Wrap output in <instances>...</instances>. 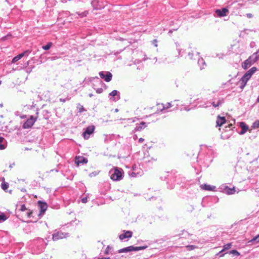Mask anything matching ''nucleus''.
Returning <instances> with one entry per match:
<instances>
[{"label": "nucleus", "mask_w": 259, "mask_h": 259, "mask_svg": "<svg viewBox=\"0 0 259 259\" xmlns=\"http://www.w3.org/2000/svg\"><path fill=\"white\" fill-rule=\"evenodd\" d=\"M111 248L109 246H108L106 247V249H105V252H104V253H105V254H108L109 253V252L110 250H111Z\"/></svg>", "instance_id": "38"}, {"label": "nucleus", "mask_w": 259, "mask_h": 259, "mask_svg": "<svg viewBox=\"0 0 259 259\" xmlns=\"http://www.w3.org/2000/svg\"><path fill=\"white\" fill-rule=\"evenodd\" d=\"M95 128V127L94 125H91L87 127L82 134L84 138L85 139H88L90 135L93 133Z\"/></svg>", "instance_id": "8"}, {"label": "nucleus", "mask_w": 259, "mask_h": 259, "mask_svg": "<svg viewBox=\"0 0 259 259\" xmlns=\"http://www.w3.org/2000/svg\"><path fill=\"white\" fill-rule=\"evenodd\" d=\"M232 126V124H229V127H231Z\"/></svg>", "instance_id": "58"}, {"label": "nucleus", "mask_w": 259, "mask_h": 259, "mask_svg": "<svg viewBox=\"0 0 259 259\" xmlns=\"http://www.w3.org/2000/svg\"><path fill=\"white\" fill-rule=\"evenodd\" d=\"M198 63L200 65L201 69H202L204 68V66L206 65L205 62L202 58L198 60Z\"/></svg>", "instance_id": "24"}, {"label": "nucleus", "mask_w": 259, "mask_h": 259, "mask_svg": "<svg viewBox=\"0 0 259 259\" xmlns=\"http://www.w3.org/2000/svg\"><path fill=\"white\" fill-rule=\"evenodd\" d=\"M188 250H192L196 248V246L193 245H189L186 246Z\"/></svg>", "instance_id": "33"}, {"label": "nucleus", "mask_w": 259, "mask_h": 259, "mask_svg": "<svg viewBox=\"0 0 259 259\" xmlns=\"http://www.w3.org/2000/svg\"><path fill=\"white\" fill-rule=\"evenodd\" d=\"M39 207L40 209V212L44 213L47 208V204L46 203L41 202L39 201Z\"/></svg>", "instance_id": "19"}, {"label": "nucleus", "mask_w": 259, "mask_h": 259, "mask_svg": "<svg viewBox=\"0 0 259 259\" xmlns=\"http://www.w3.org/2000/svg\"><path fill=\"white\" fill-rule=\"evenodd\" d=\"M20 210L22 211H24L27 210V208L24 204H22L21 205Z\"/></svg>", "instance_id": "40"}, {"label": "nucleus", "mask_w": 259, "mask_h": 259, "mask_svg": "<svg viewBox=\"0 0 259 259\" xmlns=\"http://www.w3.org/2000/svg\"><path fill=\"white\" fill-rule=\"evenodd\" d=\"M89 96L90 97H92L93 96V95L92 94H90Z\"/></svg>", "instance_id": "51"}, {"label": "nucleus", "mask_w": 259, "mask_h": 259, "mask_svg": "<svg viewBox=\"0 0 259 259\" xmlns=\"http://www.w3.org/2000/svg\"><path fill=\"white\" fill-rule=\"evenodd\" d=\"M76 14L80 18H83L87 16L89 14V12L88 11H84L81 13L76 12Z\"/></svg>", "instance_id": "23"}, {"label": "nucleus", "mask_w": 259, "mask_h": 259, "mask_svg": "<svg viewBox=\"0 0 259 259\" xmlns=\"http://www.w3.org/2000/svg\"><path fill=\"white\" fill-rule=\"evenodd\" d=\"M252 127L254 128H259V120L255 121L252 125Z\"/></svg>", "instance_id": "37"}, {"label": "nucleus", "mask_w": 259, "mask_h": 259, "mask_svg": "<svg viewBox=\"0 0 259 259\" xmlns=\"http://www.w3.org/2000/svg\"><path fill=\"white\" fill-rule=\"evenodd\" d=\"M223 103V101L222 100H219L218 101L217 103H215L214 102H212V105L214 107H217L220 105H221Z\"/></svg>", "instance_id": "29"}, {"label": "nucleus", "mask_w": 259, "mask_h": 259, "mask_svg": "<svg viewBox=\"0 0 259 259\" xmlns=\"http://www.w3.org/2000/svg\"><path fill=\"white\" fill-rule=\"evenodd\" d=\"M32 213V211L30 210H28V211L27 212L28 217L30 218L31 217Z\"/></svg>", "instance_id": "44"}, {"label": "nucleus", "mask_w": 259, "mask_h": 259, "mask_svg": "<svg viewBox=\"0 0 259 259\" xmlns=\"http://www.w3.org/2000/svg\"><path fill=\"white\" fill-rule=\"evenodd\" d=\"M36 116L35 117L31 115L30 117L28 119H27L26 121L24 122L22 125V127L24 129H28L31 128L33 125V124L36 121L38 118V111L36 112Z\"/></svg>", "instance_id": "3"}, {"label": "nucleus", "mask_w": 259, "mask_h": 259, "mask_svg": "<svg viewBox=\"0 0 259 259\" xmlns=\"http://www.w3.org/2000/svg\"><path fill=\"white\" fill-rule=\"evenodd\" d=\"M246 16L248 18H251L253 17V15L250 13L246 14Z\"/></svg>", "instance_id": "47"}, {"label": "nucleus", "mask_w": 259, "mask_h": 259, "mask_svg": "<svg viewBox=\"0 0 259 259\" xmlns=\"http://www.w3.org/2000/svg\"><path fill=\"white\" fill-rule=\"evenodd\" d=\"M94 78H95V79L96 78V79H97V80H98V81L100 82V83L101 84H104V83H103V81H102V80H100L98 77H97V76H96V77H95Z\"/></svg>", "instance_id": "48"}, {"label": "nucleus", "mask_w": 259, "mask_h": 259, "mask_svg": "<svg viewBox=\"0 0 259 259\" xmlns=\"http://www.w3.org/2000/svg\"><path fill=\"white\" fill-rule=\"evenodd\" d=\"M4 141V138L3 137H0V150H3L6 148L5 145L2 144Z\"/></svg>", "instance_id": "30"}, {"label": "nucleus", "mask_w": 259, "mask_h": 259, "mask_svg": "<svg viewBox=\"0 0 259 259\" xmlns=\"http://www.w3.org/2000/svg\"><path fill=\"white\" fill-rule=\"evenodd\" d=\"M223 252H222V250H221L219 252V254L220 255V256H224V254L223 253Z\"/></svg>", "instance_id": "50"}, {"label": "nucleus", "mask_w": 259, "mask_h": 259, "mask_svg": "<svg viewBox=\"0 0 259 259\" xmlns=\"http://www.w3.org/2000/svg\"><path fill=\"white\" fill-rule=\"evenodd\" d=\"M123 234H121L119 236V238L121 240H123V239L126 238L128 239L132 237L133 232L132 231L123 230Z\"/></svg>", "instance_id": "10"}, {"label": "nucleus", "mask_w": 259, "mask_h": 259, "mask_svg": "<svg viewBox=\"0 0 259 259\" xmlns=\"http://www.w3.org/2000/svg\"><path fill=\"white\" fill-rule=\"evenodd\" d=\"M152 44L155 46V47H157V39H153L152 41Z\"/></svg>", "instance_id": "42"}, {"label": "nucleus", "mask_w": 259, "mask_h": 259, "mask_svg": "<svg viewBox=\"0 0 259 259\" xmlns=\"http://www.w3.org/2000/svg\"><path fill=\"white\" fill-rule=\"evenodd\" d=\"M59 100H60V102H65L66 101H68L69 100V98H66V99L60 98Z\"/></svg>", "instance_id": "45"}, {"label": "nucleus", "mask_w": 259, "mask_h": 259, "mask_svg": "<svg viewBox=\"0 0 259 259\" xmlns=\"http://www.w3.org/2000/svg\"><path fill=\"white\" fill-rule=\"evenodd\" d=\"M7 219V217L4 213L0 212V223L5 221Z\"/></svg>", "instance_id": "25"}, {"label": "nucleus", "mask_w": 259, "mask_h": 259, "mask_svg": "<svg viewBox=\"0 0 259 259\" xmlns=\"http://www.w3.org/2000/svg\"><path fill=\"white\" fill-rule=\"evenodd\" d=\"M257 69L255 67H253L251 69H250L248 72L250 73L252 75V74L256 71Z\"/></svg>", "instance_id": "35"}, {"label": "nucleus", "mask_w": 259, "mask_h": 259, "mask_svg": "<svg viewBox=\"0 0 259 259\" xmlns=\"http://www.w3.org/2000/svg\"><path fill=\"white\" fill-rule=\"evenodd\" d=\"M252 75L248 71L246 72L243 76L241 78L239 82L240 83V88L243 90L246 85L248 80L251 78Z\"/></svg>", "instance_id": "6"}, {"label": "nucleus", "mask_w": 259, "mask_h": 259, "mask_svg": "<svg viewBox=\"0 0 259 259\" xmlns=\"http://www.w3.org/2000/svg\"><path fill=\"white\" fill-rule=\"evenodd\" d=\"M1 187L4 190H6L9 187V184L7 183L4 182L2 183Z\"/></svg>", "instance_id": "31"}, {"label": "nucleus", "mask_w": 259, "mask_h": 259, "mask_svg": "<svg viewBox=\"0 0 259 259\" xmlns=\"http://www.w3.org/2000/svg\"><path fill=\"white\" fill-rule=\"evenodd\" d=\"M249 242L252 243H258L259 242V234L253 237L251 240L249 241Z\"/></svg>", "instance_id": "28"}, {"label": "nucleus", "mask_w": 259, "mask_h": 259, "mask_svg": "<svg viewBox=\"0 0 259 259\" xmlns=\"http://www.w3.org/2000/svg\"><path fill=\"white\" fill-rule=\"evenodd\" d=\"M259 60V49L257 51L251 55L247 60L244 61L242 66L244 69H246L250 67Z\"/></svg>", "instance_id": "1"}, {"label": "nucleus", "mask_w": 259, "mask_h": 259, "mask_svg": "<svg viewBox=\"0 0 259 259\" xmlns=\"http://www.w3.org/2000/svg\"><path fill=\"white\" fill-rule=\"evenodd\" d=\"M226 191L227 192V193L230 195L234 194L236 191L235 187H233L232 188H229L228 187H226Z\"/></svg>", "instance_id": "22"}, {"label": "nucleus", "mask_w": 259, "mask_h": 259, "mask_svg": "<svg viewBox=\"0 0 259 259\" xmlns=\"http://www.w3.org/2000/svg\"><path fill=\"white\" fill-rule=\"evenodd\" d=\"M240 126L242 128L241 131L239 133L240 135L244 134L248 130V126L243 122H241L240 123Z\"/></svg>", "instance_id": "17"}, {"label": "nucleus", "mask_w": 259, "mask_h": 259, "mask_svg": "<svg viewBox=\"0 0 259 259\" xmlns=\"http://www.w3.org/2000/svg\"><path fill=\"white\" fill-rule=\"evenodd\" d=\"M201 188L203 190H208V191H213L215 189V187L213 186H211L207 184H203L200 186Z\"/></svg>", "instance_id": "18"}, {"label": "nucleus", "mask_w": 259, "mask_h": 259, "mask_svg": "<svg viewBox=\"0 0 259 259\" xmlns=\"http://www.w3.org/2000/svg\"><path fill=\"white\" fill-rule=\"evenodd\" d=\"M185 109H186V110H187V111H189V109H186V108Z\"/></svg>", "instance_id": "61"}, {"label": "nucleus", "mask_w": 259, "mask_h": 259, "mask_svg": "<svg viewBox=\"0 0 259 259\" xmlns=\"http://www.w3.org/2000/svg\"><path fill=\"white\" fill-rule=\"evenodd\" d=\"M75 162L77 165L84 164L88 162V159L83 156H77L75 158Z\"/></svg>", "instance_id": "14"}, {"label": "nucleus", "mask_w": 259, "mask_h": 259, "mask_svg": "<svg viewBox=\"0 0 259 259\" xmlns=\"http://www.w3.org/2000/svg\"><path fill=\"white\" fill-rule=\"evenodd\" d=\"M257 102H259V96H258L257 98Z\"/></svg>", "instance_id": "54"}, {"label": "nucleus", "mask_w": 259, "mask_h": 259, "mask_svg": "<svg viewBox=\"0 0 259 259\" xmlns=\"http://www.w3.org/2000/svg\"><path fill=\"white\" fill-rule=\"evenodd\" d=\"M229 12L228 9L224 8L222 9H217L215 11V13L219 17L226 16Z\"/></svg>", "instance_id": "11"}, {"label": "nucleus", "mask_w": 259, "mask_h": 259, "mask_svg": "<svg viewBox=\"0 0 259 259\" xmlns=\"http://www.w3.org/2000/svg\"><path fill=\"white\" fill-rule=\"evenodd\" d=\"M159 108H161V106H158V108H157V111H160V110H158Z\"/></svg>", "instance_id": "56"}, {"label": "nucleus", "mask_w": 259, "mask_h": 259, "mask_svg": "<svg viewBox=\"0 0 259 259\" xmlns=\"http://www.w3.org/2000/svg\"><path fill=\"white\" fill-rule=\"evenodd\" d=\"M137 174H138V173H136L134 171H132V172L129 173V175L131 177H137Z\"/></svg>", "instance_id": "39"}, {"label": "nucleus", "mask_w": 259, "mask_h": 259, "mask_svg": "<svg viewBox=\"0 0 259 259\" xmlns=\"http://www.w3.org/2000/svg\"><path fill=\"white\" fill-rule=\"evenodd\" d=\"M188 56H189L190 58L192 59L193 58V53H188Z\"/></svg>", "instance_id": "46"}, {"label": "nucleus", "mask_w": 259, "mask_h": 259, "mask_svg": "<svg viewBox=\"0 0 259 259\" xmlns=\"http://www.w3.org/2000/svg\"><path fill=\"white\" fill-rule=\"evenodd\" d=\"M91 4L95 10H101L107 5V2L102 0H93Z\"/></svg>", "instance_id": "5"}, {"label": "nucleus", "mask_w": 259, "mask_h": 259, "mask_svg": "<svg viewBox=\"0 0 259 259\" xmlns=\"http://www.w3.org/2000/svg\"><path fill=\"white\" fill-rule=\"evenodd\" d=\"M2 81L0 80V84H1Z\"/></svg>", "instance_id": "62"}, {"label": "nucleus", "mask_w": 259, "mask_h": 259, "mask_svg": "<svg viewBox=\"0 0 259 259\" xmlns=\"http://www.w3.org/2000/svg\"><path fill=\"white\" fill-rule=\"evenodd\" d=\"M69 236V234L67 233H63L61 231H56L52 235V239L54 241H57L59 239H63L66 238Z\"/></svg>", "instance_id": "7"}, {"label": "nucleus", "mask_w": 259, "mask_h": 259, "mask_svg": "<svg viewBox=\"0 0 259 259\" xmlns=\"http://www.w3.org/2000/svg\"><path fill=\"white\" fill-rule=\"evenodd\" d=\"M53 45V43L52 42H48L46 45L45 46H43L42 47V48L44 50H49L51 47Z\"/></svg>", "instance_id": "27"}, {"label": "nucleus", "mask_w": 259, "mask_h": 259, "mask_svg": "<svg viewBox=\"0 0 259 259\" xmlns=\"http://www.w3.org/2000/svg\"><path fill=\"white\" fill-rule=\"evenodd\" d=\"M55 57H52V58H51V60H55Z\"/></svg>", "instance_id": "53"}, {"label": "nucleus", "mask_w": 259, "mask_h": 259, "mask_svg": "<svg viewBox=\"0 0 259 259\" xmlns=\"http://www.w3.org/2000/svg\"><path fill=\"white\" fill-rule=\"evenodd\" d=\"M230 254H233L234 255L239 256L240 254V253L236 250H232L229 252Z\"/></svg>", "instance_id": "32"}, {"label": "nucleus", "mask_w": 259, "mask_h": 259, "mask_svg": "<svg viewBox=\"0 0 259 259\" xmlns=\"http://www.w3.org/2000/svg\"><path fill=\"white\" fill-rule=\"evenodd\" d=\"M208 106L207 105H203L202 106V107H207Z\"/></svg>", "instance_id": "55"}, {"label": "nucleus", "mask_w": 259, "mask_h": 259, "mask_svg": "<svg viewBox=\"0 0 259 259\" xmlns=\"http://www.w3.org/2000/svg\"><path fill=\"white\" fill-rule=\"evenodd\" d=\"M89 194H87L86 195V196L84 197H83L82 199H81V202L83 203H86L87 202H88V198L89 197Z\"/></svg>", "instance_id": "36"}, {"label": "nucleus", "mask_w": 259, "mask_h": 259, "mask_svg": "<svg viewBox=\"0 0 259 259\" xmlns=\"http://www.w3.org/2000/svg\"><path fill=\"white\" fill-rule=\"evenodd\" d=\"M172 30H170L169 31V33H172Z\"/></svg>", "instance_id": "57"}, {"label": "nucleus", "mask_w": 259, "mask_h": 259, "mask_svg": "<svg viewBox=\"0 0 259 259\" xmlns=\"http://www.w3.org/2000/svg\"><path fill=\"white\" fill-rule=\"evenodd\" d=\"M144 141V139L143 138H140L139 139V143H142Z\"/></svg>", "instance_id": "49"}, {"label": "nucleus", "mask_w": 259, "mask_h": 259, "mask_svg": "<svg viewBox=\"0 0 259 259\" xmlns=\"http://www.w3.org/2000/svg\"><path fill=\"white\" fill-rule=\"evenodd\" d=\"M103 91V90L102 88H98L96 89V92L98 94H101Z\"/></svg>", "instance_id": "41"}, {"label": "nucleus", "mask_w": 259, "mask_h": 259, "mask_svg": "<svg viewBox=\"0 0 259 259\" xmlns=\"http://www.w3.org/2000/svg\"><path fill=\"white\" fill-rule=\"evenodd\" d=\"M147 126L146 123L142 121L140 123L136 124V126L135 128V131H140L143 129H144Z\"/></svg>", "instance_id": "15"}, {"label": "nucleus", "mask_w": 259, "mask_h": 259, "mask_svg": "<svg viewBox=\"0 0 259 259\" xmlns=\"http://www.w3.org/2000/svg\"><path fill=\"white\" fill-rule=\"evenodd\" d=\"M14 165V163H13L12 164L10 165V167L12 168Z\"/></svg>", "instance_id": "52"}, {"label": "nucleus", "mask_w": 259, "mask_h": 259, "mask_svg": "<svg viewBox=\"0 0 259 259\" xmlns=\"http://www.w3.org/2000/svg\"><path fill=\"white\" fill-rule=\"evenodd\" d=\"M31 53L30 50H26L24 52L19 54L18 55L15 56L12 60V63H16L17 61L21 59L25 55H28Z\"/></svg>", "instance_id": "12"}, {"label": "nucleus", "mask_w": 259, "mask_h": 259, "mask_svg": "<svg viewBox=\"0 0 259 259\" xmlns=\"http://www.w3.org/2000/svg\"><path fill=\"white\" fill-rule=\"evenodd\" d=\"M147 247V246L134 247L133 246H130L125 248H121L118 250L119 253L122 252H128L131 251H137L146 249Z\"/></svg>", "instance_id": "4"}, {"label": "nucleus", "mask_w": 259, "mask_h": 259, "mask_svg": "<svg viewBox=\"0 0 259 259\" xmlns=\"http://www.w3.org/2000/svg\"><path fill=\"white\" fill-rule=\"evenodd\" d=\"M157 106H161V108H159L158 110H160V111L162 112L165 110L168 109V108L172 107V105L171 103L168 102L166 104H164L163 103H158L157 104Z\"/></svg>", "instance_id": "13"}, {"label": "nucleus", "mask_w": 259, "mask_h": 259, "mask_svg": "<svg viewBox=\"0 0 259 259\" xmlns=\"http://www.w3.org/2000/svg\"><path fill=\"white\" fill-rule=\"evenodd\" d=\"M133 170H135V167H134L133 166Z\"/></svg>", "instance_id": "60"}, {"label": "nucleus", "mask_w": 259, "mask_h": 259, "mask_svg": "<svg viewBox=\"0 0 259 259\" xmlns=\"http://www.w3.org/2000/svg\"><path fill=\"white\" fill-rule=\"evenodd\" d=\"M77 108L78 110V112L79 113H81V112H83L84 111H85V109H84V107H83V106L81 105L80 104H78Z\"/></svg>", "instance_id": "34"}, {"label": "nucleus", "mask_w": 259, "mask_h": 259, "mask_svg": "<svg viewBox=\"0 0 259 259\" xmlns=\"http://www.w3.org/2000/svg\"><path fill=\"white\" fill-rule=\"evenodd\" d=\"M115 111H116V112H117V111H118V109H116L115 110Z\"/></svg>", "instance_id": "59"}, {"label": "nucleus", "mask_w": 259, "mask_h": 259, "mask_svg": "<svg viewBox=\"0 0 259 259\" xmlns=\"http://www.w3.org/2000/svg\"><path fill=\"white\" fill-rule=\"evenodd\" d=\"M37 242L39 244H40V245L41 246V248H40L41 250H42V249H44L47 245V243H46L44 240L41 238L38 239L37 240Z\"/></svg>", "instance_id": "20"}, {"label": "nucleus", "mask_w": 259, "mask_h": 259, "mask_svg": "<svg viewBox=\"0 0 259 259\" xmlns=\"http://www.w3.org/2000/svg\"><path fill=\"white\" fill-rule=\"evenodd\" d=\"M110 178L113 181H120L122 179V169L115 167L109 171Z\"/></svg>", "instance_id": "2"}, {"label": "nucleus", "mask_w": 259, "mask_h": 259, "mask_svg": "<svg viewBox=\"0 0 259 259\" xmlns=\"http://www.w3.org/2000/svg\"><path fill=\"white\" fill-rule=\"evenodd\" d=\"M178 53H179L178 57L179 58V57H182L183 55L181 52V49H180V48H178Z\"/></svg>", "instance_id": "43"}, {"label": "nucleus", "mask_w": 259, "mask_h": 259, "mask_svg": "<svg viewBox=\"0 0 259 259\" xmlns=\"http://www.w3.org/2000/svg\"><path fill=\"white\" fill-rule=\"evenodd\" d=\"M109 95L110 96H112V97L117 96V100H119L120 98L119 93L117 90L112 91L111 93H109Z\"/></svg>", "instance_id": "21"}, {"label": "nucleus", "mask_w": 259, "mask_h": 259, "mask_svg": "<svg viewBox=\"0 0 259 259\" xmlns=\"http://www.w3.org/2000/svg\"><path fill=\"white\" fill-rule=\"evenodd\" d=\"M226 121V118L224 117H221L219 115L217 117L216 121L217 126H221Z\"/></svg>", "instance_id": "16"}, {"label": "nucleus", "mask_w": 259, "mask_h": 259, "mask_svg": "<svg viewBox=\"0 0 259 259\" xmlns=\"http://www.w3.org/2000/svg\"><path fill=\"white\" fill-rule=\"evenodd\" d=\"M232 246V243H228L223 246V249L222 250V252H224L226 250L230 249Z\"/></svg>", "instance_id": "26"}, {"label": "nucleus", "mask_w": 259, "mask_h": 259, "mask_svg": "<svg viewBox=\"0 0 259 259\" xmlns=\"http://www.w3.org/2000/svg\"><path fill=\"white\" fill-rule=\"evenodd\" d=\"M106 74H104L103 71L99 72V75L100 77L104 79L105 81L109 82L111 80L112 77V74L109 72H106Z\"/></svg>", "instance_id": "9"}]
</instances>
